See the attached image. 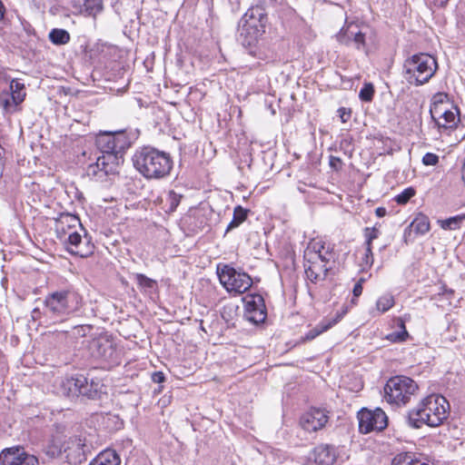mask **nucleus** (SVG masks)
<instances>
[{
  "label": "nucleus",
  "instance_id": "1",
  "mask_svg": "<svg viewBox=\"0 0 465 465\" xmlns=\"http://www.w3.org/2000/svg\"><path fill=\"white\" fill-rule=\"evenodd\" d=\"M81 302V296L70 289L50 292L42 302V307L33 309L32 320L45 325L63 322L78 311Z\"/></svg>",
  "mask_w": 465,
  "mask_h": 465
},
{
  "label": "nucleus",
  "instance_id": "2",
  "mask_svg": "<svg viewBox=\"0 0 465 465\" xmlns=\"http://www.w3.org/2000/svg\"><path fill=\"white\" fill-rule=\"evenodd\" d=\"M133 163L135 169L146 179L164 178L173 168L169 153L150 146L137 150L133 156Z\"/></svg>",
  "mask_w": 465,
  "mask_h": 465
},
{
  "label": "nucleus",
  "instance_id": "3",
  "mask_svg": "<svg viewBox=\"0 0 465 465\" xmlns=\"http://www.w3.org/2000/svg\"><path fill=\"white\" fill-rule=\"evenodd\" d=\"M450 404L446 398L439 394L427 396L416 410L409 414V424L413 428H420L422 424L437 427L448 417Z\"/></svg>",
  "mask_w": 465,
  "mask_h": 465
},
{
  "label": "nucleus",
  "instance_id": "4",
  "mask_svg": "<svg viewBox=\"0 0 465 465\" xmlns=\"http://www.w3.org/2000/svg\"><path fill=\"white\" fill-rule=\"evenodd\" d=\"M438 68L436 59L429 54H417L406 59L403 64L404 78L416 86L427 83Z\"/></svg>",
  "mask_w": 465,
  "mask_h": 465
},
{
  "label": "nucleus",
  "instance_id": "5",
  "mask_svg": "<svg viewBox=\"0 0 465 465\" xmlns=\"http://www.w3.org/2000/svg\"><path fill=\"white\" fill-rule=\"evenodd\" d=\"M266 15L259 7H252L247 10L241 19L240 38L245 46H252L258 38L264 33Z\"/></svg>",
  "mask_w": 465,
  "mask_h": 465
},
{
  "label": "nucleus",
  "instance_id": "6",
  "mask_svg": "<svg viewBox=\"0 0 465 465\" xmlns=\"http://www.w3.org/2000/svg\"><path fill=\"white\" fill-rule=\"evenodd\" d=\"M417 389L416 382L409 377H391L385 384L384 398L390 404L405 405Z\"/></svg>",
  "mask_w": 465,
  "mask_h": 465
},
{
  "label": "nucleus",
  "instance_id": "7",
  "mask_svg": "<svg viewBox=\"0 0 465 465\" xmlns=\"http://www.w3.org/2000/svg\"><path fill=\"white\" fill-rule=\"evenodd\" d=\"M217 274L220 282L230 292L243 293L250 289L252 283L247 273L238 272L230 265L218 267Z\"/></svg>",
  "mask_w": 465,
  "mask_h": 465
},
{
  "label": "nucleus",
  "instance_id": "8",
  "mask_svg": "<svg viewBox=\"0 0 465 465\" xmlns=\"http://www.w3.org/2000/svg\"><path fill=\"white\" fill-rule=\"evenodd\" d=\"M26 96L25 84L19 79H12L7 89L0 91V107L5 114H13L19 110Z\"/></svg>",
  "mask_w": 465,
  "mask_h": 465
},
{
  "label": "nucleus",
  "instance_id": "9",
  "mask_svg": "<svg viewBox=\"0 0 465 465\" xmlns=\"http://www.w3.org/2000/svg\"><path fill=\"white\" fill-rule=\"evenodd\" d=\"M361 433L367 434L372 431L380 432L388 425V417L380 408L371 411L361 409L357 415Z\"/></svg>",
  "mask_w": 465,
  "mask_h": 465
},
{
  "label": "nucleus",
  "instance_id": "10",
  "mask_svg": "<svg viewBox=\"0 0 465 465\" xmlns=\"http://www.w3.org/2000/svg\"><path fill=\"white\" fill-rule=\"evenodd\" d=\"M120 164V157L114 154H104L97 157L96 162L86 168V174L91 179L103 181L109 174L117 172Z\"/></svg>",
  "mask_w": 465,
  "mask_h": 465
},
{
  "label": "nucleus",
  "instance_id": "11",
  "mask_svg": "<svg viewBox=\"0 0 465 465\" xmlns=\"http://www.w3.org/2000/svg\"><path fill=\"white\" fill-rule=\"evenodd\" d=\"M331 261V257L321 256L320 254L304 257L305 274L308 280L314 283L323 281L331 269L329 263Z\"/></svg>",
  "mask_w": 465,
  "mask_h": 465
},
{
  "label": "nucleus",
  "instance_id": "12",
  "mask_svg": "<svg viewBox=\"0 0 465 465\" xmlns=\"http://www.w3.org/2000/svg\"><path fill=\"white\" fill-rule=\"evenodd\" d=\"M328 411L325 409L311 408L300 418V426L308 433L317 432L325 427L329 420Z\"/></svg>",
  "mask_w": 465,
  "mask_h": 465
},
{
  "label": "nucleus",
  "instance_id": "13",
  "mask_svg": "<svg viewBox=\"0 0 465 465\" xmlns=\"http://www.w3.org/2000/svg\"><path fill=\"white\" fill-rule=\"evenodd\" d=\"M2 465H38L35 456L26 453L23 448L13 447L0 453Z\"/></svg>",
  "mask_w": 465,
  "mask_h": 465
},
{
  "label": "nucleus",
  "instance_id": "14",
  "mask_svg": "<svg viewBox=\"0 0 465 465\" xmlns=\"http://www.w3.org/2000/svg\"><path fill=\"white\" fill-rule=\"evenodd\" d=\"M92 356L110 363L118 362V353L114 343L105 338L93 341L90 345Z\"/></svg>",
  "mask_w": 465,
  "mask_h": 465
},
{
  "label": "nucleus",
  "instance_id": "15",
  "mask_svg": "<svg viewBox=\"0 0 465 465\" xmlns=\"http://www.w3.org/2000/svg\"><path fill=\"white\" fill-rule=\"evenodd\" d=\"M266 307L262 295H251L245 302V317L253 323L263 322L266 319Z\"/></svg>",
  "mask_w": 465,
  "mask_h": 465
},
{
  "label": "nucleus",
  "instance_id": "16",
  "mask_svg": "<svg viewBox=\"0 0 465 465\" xmlns=\"http://www.w3.org/2000/svg\"><path fill=\"white\" fill-rule=\"evenodd\" d=\"M85 438H67L64 454L71 464H77L86 460Z\"/></svg>",
  "mask_w": 465,
  "mask_h": 465
},
{
  "label": "nucleus",
  "instance_id": "17",
  "mask_svg": "<svg viewBox=\"0 0 465 465\" xmlns=\"http://www.w3.org/2000/svg\"><path fill=\"white\" fill-rule=\"evenodd\" d=\"M67 384L70 391H72V386L74 387V394L78 393L88 399H96L99 395V382L92 381L91 383H88L87 379L83 375L67 380Z\"/></svg>",
  "mask_w": 465,
  "mask_h": 465
},
{
  "label": "nucleus",
  "instance_id": "18",
  "mask_svg": "<svg viewBox=\"0 0 465 465\" xmlns=\"http://www.w3.org/2000/svg\"><path fill=\"white\" fill-rule=\"evenodd\" d=\"M336 37L341 45H349L351 43H354L357 49H361L365 45V34L359 29L356 24H350L342 27Z\"/></svg>",
  "mask_w": 465,
  "mask_h": 465
},
{
  "label": "nucleus",
  "instance_id": "19",
  "mask_svg": "<svg viewBox=\"0 0 465 465\" xmlns=\"http://www.w3.org/2000/svg\"><path fill=\"white\" fill-rule=\"evenodd\" d=\"M67 250L80 257H87L93 252V246L86 243L85 247L83 246V240L80 233L76 231L68 232L67 233Z\"/></svg>",
  "mask_w": 465,
  "mask_h": 465
},
{
  "label": "nucleus",
  "instance_id": "20",
  "mask_svg": "<svg viewBox=\"0 0 465 465\" xmlns=\"http://www.w3.org/2000/svg\"><path fill=\"white\" fill-rule=\"evenodd\" d=\"M310 460L317 465H332L336 460L335 450L330 445L318 446L313 450Z\"/></svg>",
  "mask_w": 465,
  "mask_h": 465
},
{
  "label": "nucleus",
  "instance_id": "21",
  "mask_svg": "<svg viewBox=\"0 0 465 465\" xmlns=\"http://www.w3.org/2000/svg\"><path fill=\"white\" fill-rule=\"evenodd\" d=\"M318 254L321 256L331 257L332 262L334 261V253L331 245H327L322 239H312L308 243L307 249L304 252V257H312Z\"/></svg>",
  "mask_w": 465,
  "mask_h": 465
},
{
  "label": "nucleus",
  "instance_id": "22",
  "mask_svg": "<svg viewBox=\"0 0 465 465\" xmlns=\"http://www.w3.org/2000/svg\"><path fill=\"white\" fill-rule=\"evenodd\" d=\"M74 6L79 13L95 17L103 11V0H73Z\"/></svg>",
  "mask_w": 465,
  "mask_h": 465
},
{
  "label": "nucleus",
  "instance_id": "23",
  "mask_svg": "<svg viewBox=\"0 0 465 465\" xmlns=\"http://www.w3.org/2000/svg\"><path fill=\"white\" fill-rule=\"evenodd\" d=\"M114 133L100 134L97 136L96 141H95L96 146L100 150L102 155L114 154V155L118 156L117 153H114Z\"/></svg>",
  "mask_w": 465,
  "mask_h": 465
},
{
  "label": "nucleus",
  "instance_id": "24",
  "mask_svg": "<svg viewBox=\"0 0 465 465\" xmlns=\"http://www.w3.org/2000/svg\"><path fill=\"white\" fill-rule=\"evenodd\" d=\"M80 224L79 219L73 214L70 213H63L56 221L55 228L58 233H61L59 236L60 239L65 238L66 232L65 226L68 227L69 230L74 228L76 225Z\"/></svg>",
  "mask_w": 465,
  "mask_h": 465
},
{
  "label": "nucleus",
  "instance_id": "25",
  "mask_svg": "<svg viewBox=\"0 0 465 465\" xmlns=\"http://www.w3.org/2000/svg\"><path fill=\"white\" fill-rule=\"evenodd\" d=\"M121 460L115 450L107 449L90 462L89 465H120Z\"/></svg>",
  "mask_w": 465,
  "mask_h": 465
},
{
  "label": "nucleus",
  "instance_id": "26",
  "mask_svg": "<svg viewBox=\"0 0 465 465\" xmlns=\"http://www.w3.org/2000/svg\"><path fill=\"white\" fill-rule=\"evenodd\" d=\"M341 315H338L336 318L332 320L322 321L319 324H317L314 328L311 329L305 336L302 338L303 341H312L315 339L317 336L322 334V332L331 329L333 325H335L340 320Z\"/></svg>",
  "mask_w": 465,
  "mask_h": 465
},
{
  "label": "nucleus",
  "instance_id": "27",
  "mask_svg": "<svg viewBox=\"0 0 465 465\" xmlns=\"http://www.w3.org/2000/svg\"><path fill=\"white\" fill-rule=\"evenodd\" d=\"M459 114V110L457 107H453V109H449L444 111L441 118L437 120L435 123L439 128L450 129L456 126L457 124V114Z\"/></svg>",
  "mask_w": 465,
  "mask_h": 465
},
{
  "label": "nucleus",
  "instance_id": "28",
  "mask_svg": "<svg viewBox=\"0 0 465 465\" xmlns=\"http://www.w3.org/2000/svg\"><path fill=\"white\" fill-rule=\"evenodd\" d=\"M67 438H51L45 446V452L52 458L59 457L64 454V449L66 445Z\"/></svg>",
  "mask_w": 465,
  "mask_h": 465
},
{
  "label": "nucleus",
  "instance_id": "29",
  "mask_svg": "<svg viewBox=\"0 0 465 465\" xmlns=\"http://www.w3.org/2000/svg\"><path fill=\"white\" fill-rule=\"evenodd\" d=\"M114 153H117V155L122 158V154L124 151L130 147L131 142L125 135L124 132H116L114 133Z\"/></svg>",
  "mask_w": 465,
  "mask_h": 465
},
{
  "label": "nucleus",
  "instance_id": "30",
  "mask_svg": "<svg viewBox=\"0 0 465 465\" xmlns=\"http://www.w3.org/2000/svg\"><path fill=\"white\" fill-rule=\"evenodd\" d=\"M247 214H248L247 209H244L240 205L236 206L233 211L232 220L228 224L225 232H228L237 228L241 223H242L246 220Z\"/></svg>",
  "mask_w": 465,
  "mask_h": 465
},
{
  "label": "nucleus",
  "instance_id": "31",
  "mask_svg": "<svg viewBox=\"0 0 465 465\" xmlns=\"http://www.w3.org/2000/svg\"><path fill=\"white\" fill-rule=\"evenodd\" d=\"M182 199V195L175 193L174 191H169L165 196L163 203V210L166 213H173L179 205Z\"/></svg>",
  "mask_w": 465,
  "mask_h": 465
},
{
  "label": "nucleus",
  "instance_id": "32",
  "mask_svg": "<svg viewBox=\"0 0 465 465\" xmlns=\"http://www.w3.org/2000/svg\"><path fill=\"white\" fill-rule=\"evenodd\" d=\"M49 40L55 45H66L70 41V34L64 29L54 28L49 33Z\"/></svg>",
  "mask_w": 465,
  "mask_h": 465
},
{
  "label": "nucleus",
  "instance_id": "33",
  "mask_svg": "<svg viewBox=\"0 0 465 465\" xmlns=\"http://www.w3.org/2000/svg\"><path fill=\"white\" fill-rule=\"evenodd\" d=\"M410 227L419 234H425L430 230V222L427 216L420 214L411 223Z\"/></svg>",
  "mask_w": 465,
  "mask_h": 465
},
{
  "label": "nucleus",
  "instance_id": "34",
  "mask_svg": "<svg viewBox=\"0 0 465 465\" xmlns=\"http://www.w3.org/2000/svg\"><path fill=\"white\" fill-rule=\"evenodd\" d=\"M465 220V214H459L440 222V227L444 230H457Z\"/></svg>",
  "mask_w": 465,
  "mask_h": 465
},
{
  "label": "nucleus",
  "instance_id": "35",
  "mask_svg": "<svg viewBox=\"0 0 465 465\" xmlns=\"http://www.w3.org/2000/svg\"><path fill=\"white\" fill-rule=\"evenodd\" d=\"M394 305V297L386 293L381 296L376 302V309L380 313L386 312Z\"/></svg>",
  "mask_w": 465,
  "mask_h": 465
},
{
  "label": "nucleus",
  "instance_id": "36",
  "mask_svg": "<svg viewBox=\"0 0 465 465\" xmlns=\"http://www.w3.org/2000/svg\"><path fill=\"white\" fill-rule=\"evenodd\" d=\"M135 281L139 284L140 287L143 288L144 290H154L157 287L156 281L148 278L144 274L142 273H136L135 274Z\"/></svg>",
  "mask_w": 465,
  "mask_h": 465
},
{
  "label": "nucleus",
  "instance_id": "37",
  "mask_svg": "<svg viewBox=\"0 0 465 465\" xmlns=\"http://www.w3.org/2000/svg\"><path fill=\"white\" fill-rule=\"evenodd\" d=\"M449 109H453V106L450 103H445L444 104L440 105H430V114L434 122L441 118V115L444 111Z\"/></svg>",
  "mask_w": 465,
  "mask_h": 465
},
{
  "label": "nucleus",
  "instance_id": "38",
  "mask_svg": "<svg viewBox=\"0 0 465 465\" xmlns=\"http://www.w3.org/2000/svg\"><path fill=\"white\" fill-rule=\"evenodd\" d=\"M104 424L109 430H117L123 427V421L116 415H107L104 418Z\"/></svg>",
  "mask_w": 465,
  "mask_h": 465
},
{
  "label": "nucleus",
  "instance_id": "39",
  "mask_svg": "<svg viewBox=\"0 0 465 465\" xmlns=\"http://www.w3.org/2000/svg\"><path fill=\"white\" fill-rule=\"evenodd\" d=\"M414 457L411 453H400L394 457L391 465H413Z\"/></svg>",
  "mask_w": 465,
  "mask_h": 465
},
{
  "label": "nucleus",
  "instance_id": "40",
  "mask_svg": "<svg viewBox=\"0 0 465 465\" xmlns=\"http://www.w3.org/2000/svg\"><path fill=\"white\" fill-rule=\"evenodd\" d=\"M415 193L416 191L412 187H408L396 195L394 200L399 204H406L415 195Z\"/></svg>",
  "mask_w": 465,
  "mask_h": 465
},
{
  "label": "nucleus",
  "instance_id": "41",
  "mask_svg": "<svg viewBox=\"0 0 465 465\" xmlns=\"http://www.w3.org/2000/svg\"><path fill=\"white\" fill-rule=\"evenodd\" d=\"M374 95V87L371 83L365 84L361 89L359 97L363 102H371Z\"/></svg>",
  "mask_w": 465,
  "mask_h": 465
},
{
  "label": "nucleus",
  "instance_id": "42",
  "mask_svg": "<svg viewBox=\"0 0 465 465\" xmlns=\"http://www.w3.org/2000/svg\"><path fill=\"white\" fill-rule=\"evenodd\" d=\"M373 263V253H372V246L365 245L364 254L361 258V266L362 270L365 271L367 268H370Z\"/></svg>",
  "mask_w": 465,
  "mask_h": 465
},
{
  "label": "nucleus",
  "instance_id": "43",
  "mask_svg": "<svg viewBox=\"0 0 465 465\" xmlns=\"http://www.w3.org/2000/svg\"><path fill=\"white\" fill-rule=\"evenodd\" d=\"M379 229L375 227H367L364 229L365 243L364 245L372 246V241L380 236Z\"/></svg>",
  "mask_w": 465,
  "mask_h": 465
},
{
  "label": "nucleus",
  "instance_id": "44",
  "mask_svg": "<svg viewBox=\"0 0 465 465\" xmlns=\"http://www.w3.org/2000/svg\"><path fill=\"white\" fill-rule=\"evenodd\" d=\"M450 103L447 94L437 93L432 96L430 105H440Z\"/></svg>",
  "mask_w": 465,
  "mask_h": 465
},
{
  "label": "nucleus",
  "instance_id": "45",
  "mask_svg": "<svg viewBox=\"0 0 465 465\" xmlns=\"http://www.w3.org/2000/svg\"><path fill=\"white\" fill-rule=\"evenodd\" d=\"M439 162V156L432 153H427L422 157V163L427 166L436 165Z\"/></svg>",
  "mask_w": 465,
  "mask_h": 465
},
{
  "label": "nucleus",
  "instance_id": "46",
  "mask_svg": "<svg viewBox=\"0 0 465 465\" xmlns=\"http://www.w3.org/2000/svg\"><path fill=\"white\" fill-rule=\"evenodd\" d=\"M364 279L363 278H361L355 284H354V287H353V290H352V293H353V299L351 300V302L356 304V299L358 297H360L362 293V290H363V287H362V283L364 282Z\"/></svg>",
  "mask_w": 465,
  "mask_h": 465
},
{
  "label": "nucleus",
  "instance_id": "47",
  "mask_svg": "<svg viewBox=\"0 0 465 465\" xmlns=\"http://www.w3.org/2000/svg\"><path fill=\"white\" fill-rule=\"evenodd\" d=\"M338 114L342 123L348 122L351 118V111L344 107H341Z\"/></svg>",
  "mask_w": 465,
  "mask_h": 465
},
{
  "label": "nucleus",
  "instance_id": "48",
  "mask_svg": "<svg viewBox=\"0 0 465 465\" xmlns=\"http://www.w3.org/2000/svg\"><path fill=\"white\" fill-rule=\"evenodd\" d=\"M164 374L162 371H155L152 375V380L155 383H162L164 381Z\"/></svg>",
  "mask_w": 465,
  "mask_h": 465
},
{
  "label": "nucleus",
  "instance_id": "49",
  "mask_svg": "<svg viewBox=\"0 0 465 465\" xmlns=\"http://www.w3.org/2000/svg\"><path fill=\"white\" fill-rule=\"evenodd\" d=\"M330 165L335 169L338 170L341 165V161L339 157L336 156H331L330 158Z\"/></svg>",
  "mask_w": 465,
  "mask_h": 465
},
{
  "label": "nucleus",
  "instance_id": "50",
  "mask_svg": "<svg viewBox=\"0 0 465 465\" xmlns=\"http://www.w3.org/2000/svg\"><path fill=\"white\" fill-rule=\"evenodd\" d=\"M401 327L402 328L403 331L401 332L397 333V338L399 341H404L408 336V332L405 329L404 322L402 321H401Z\"/></svg>",
  "mask_w": 465,
  "mask_h": 465
},
{
  "label": "nucleus",
  "instance_id": "51",
  "mask_svg": "<svg viewBox=\"0 0 465 465\" xmlns=\"http://www.w3.org/2000/svg\"><path fill=\"white\" fill-rule=\"evenodd\" d=\"M375 213H376V215H377L378 217H383V216H385V214H386V213H387V212H386V209H385V208H383V207H378V208L376 209Z\"/></svg>",
  "mask_w": 465,
  "mask_h": 465
},
{
  "label": "nucleus",
  "instance_id": "52",
  "mask_svg": "<svg viewBox=\"0 0 465 465\" xmlns=\"http://www.w3.org/2000/svg\"><path fill=\"white\" fill-rule=\"evenodd\" d=\"M5 14V7L3 2L0 0V21L4 18Z\"/></svg>",
  "mask_w": 465,
  "mask_h": 465
},
{
  "label": "nucleus",
  "instance_id": "53",
  "mask_svg": "<svg viewBox=\"0 0 465 465\" xmlns=\"http://www.w3.org/2000/svg\"><path fill=\"white\" fill-rule=\"evenodd\" d=\"M413 465H429V464L425 463V462H421L420 460L414 459Z\"/></svg>",
  "mask_w": 465,
  "mask_h": 465
},
{
  "label": "nucleus",
  "instance_id": "54",
  "mask_svg": "<svg viewBox=\"0 0 465 465\" xmlns=\"http://www.w3.org/2000/svg\"><path fill=\"white\" fill-rule=\"evenodd\" d=\"M57 432H58V433H63V432H64V430H60V429L58 428Z\"/></svg>",
  "mask_w": 465,
  "mask_h": 465
}]
</instances>
